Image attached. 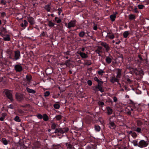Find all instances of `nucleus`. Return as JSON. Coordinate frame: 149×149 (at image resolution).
I'll return each mask as SVG.
<instances>
[{"label": "nucleus", "mask_w": 149, "mask_h": 149, "mask_svg": "<svg viewBox=\"0 0 149 149\" xmlns=\"http://www.w3.org/2000/svg\"><path fill=\"white\" fill-rule=\"evenodd\" d=\"M68 130V128L67 127L64 128H56L55 132L53 133L56 134L60 133L61 134H63L67 132Z\"/></svg>", "instance_id": "nucleus-1"}, {"label": "nucleus", "mask_w": 149, "mask_h": 149, "mask_svg": "<svg viewBox=\"0 0 149 149\" xmlns=\"http://www.w3.org/2000/svg\"><path fill=\"white\" fill-rule=\"evenodd\" d=\"M103 82H101L100 83H98L97 85L93 87V90L95 91H99L101 92H103L104 91L103 89Z\"/></svg>", "instance_id": "nucleus-2"}, {"label": "nucleus", "mask_w": 149, "mask_h": 149, "mask_svg": "<svg viewBox=\"0 0 149 149\" xmlns=\"http://www.w3.org/2000/svg\"><path fill=\"white\" fill-rule=\"evenodd\" d=\"M4 93L7 97L11 102H12L13 101L12 95L10 90H5L4 91Z\"/></svg>", "instance_id": "nucleus-3"}, {"label": "nucleus", "mask_w": 149, "mask_h": 149, "mask_svg": "<svg viewBox=\"0 0 149 149\" xmlns=\"http://www.w3.org/2000/svg\"><path fill=\"white\" fill-rule=\"evenodd\" d=\"M148 145V143L144 140L140 141L138 143V146L141 148H143L146 147Z\"/></svg>", "instance_id": "nucleus-4"}, {"label": "nucleus", "mask_w": 149, "mask_h": 149, "mask_svg": "<svg viewBox=\"0 0 149 149\" xmlns=\"http://www.w3.org/2000/svg\"><path fill=\"white\" fill-rule=\"evenodd\" d=\"M76 21L75 20L71 21L68 23L67 28L70 29L71 27H74L76 25Z\"/></svg>", "instance_id": "nucleus-5"}, {"label": "nucleus", "mask_w": 149, "mask_h": 149, "mask_svg": "<svg viewBox=\"0 0 149 149\" xmlns=\"http://www.w3.org/2000/svg\"><path fill=\"white\" fill-rule=\"evenodd\" d=\"M16 98L19 102L21 101L24 99L23 95L20 94L16 93L15 95Z\"/></svg>", "instance_id": "nucleus-6"}, {"label": "nucleus", "mask_w": 149, "mask_h": 149, "mask_svg": "<svg viewBox=\"0 0 149 149\" xmlns=\"http://www.w3.org/2000/svg\"><path fill=\"white\" fill-rule=\"evenodd\" d=\"M14 55V59L15 60H17L19 59L20 57V54L19 51L17 50L15 51Z\"/></svg>", "instance_id": "nucleus-7"}, {"label": "nucleus", "mask_w": 149, "mask_h": 149, "mask_svg": "<svg viewBox=\"0 0 149 149\" xmlns=\"http://www.w3.org/2000/svg\"><path fill=\"white\" fill-rule=\"evenodd\" d=\"M14 68L16 72H21L22 70V66L19 65H16L14 66Z\"/></svg>", "instance_id": "nucleus-8"}, {"label": "nucleus", "mask_w": 149, "mask_h": 149, "mask_svg": "<svg viewBox=\"0 0 149 149\" xmlns=\"http://www.w3.org/2000/svg\"><path fill=\"white\" fill-rule=\"evenodd\" d=\"M27 19L28 22L31 25H33L34 24L35 22L34 18L31 17H27Z\"/></svg>", "instance_id": "nucleus-9"}, {"label": "nucleus", "mask_w": 149, "mask_h": 149, "mask_svg": "<svg viewBox=\"0 0 149 149\" xmlns=\"http://www.w3.org/2000/svg\"><path fill=\"white\" fill-rule=\"evenodd\" d=\"M116 71L117 76L116 77L118 79L120 78L121 77L122 69L118 68L116 69Z\"/></svg>", "instance_id": "nucleus-10"}, {"label": "nucleus", "mask_w": 149, "mask_h": 149, "mask_svg": "<svg viewBox=\"0 0 149 149\" xmlns=\"http://www.w3.org/2000/svg\"><path fill=\"white\" fill-rule=\"evenodd\" d=\"M118 78H116L114 76L112 77L110 79V81L111 82L114 83L115 82H118Z\"/></svg>", "instance_id": "nucleus-11"}, {"label": "nucleus", "mask_w": 149, "mask_h": 149, "mask_svg": "<svg viewBox=\"0 0 149 149\" xmlns=\"http://www.w3.org/2000/svg\"><path fill=\"white\" fill-rule=\"evenodd\" d=\"M101 45L105 48L106 51V52H107L109 51V48L107 44L105 42H102L101 43Z\"/></svg>", "instance_id": "nucleus-12"}, {"label": "nucleus", "mask_w": 149, "mask_h": 149, "mask_svg": "<svg viewBox=\"0 0 149 149\" xmlns=\"http://www.w3.org/2000/svg\"><path fill=\"white\" fill-rule=\"evenodd\" d=\"M102 47H101L98 46L97 47V49L95 51V52L98 54L99 56H100V52H102Z\"/></svg>", "instance_id": "nucleus-13"}, {"label": "nucleus", "mask_w": 149, "mask_h": 149, "mask_svg": "<svg viewBox=\"0 0 149 149\" xmlns=\"http://www.w3.org/2000/svg\"><path fill=\"white\" fill-rule=\"evenodd\" d=\"M109 127L112 129H114L116 127V125L114 122H110L109 123Z\"/></svg>", "instance_id": "nucleus-14"}, {"label": "nucleus", "mask_w": 149, "mask_h": 149, "mask_svg": "<svg viewBox=\"0 0 149 149\" xmlns=\"http://www.w3.org/2000/svg\"><path fill=\"white\" fill-rule=\"evenodd\" d=\"M23 22L24 23H21L20 24V25L21 27L25 28L27 26V24H28V23L26 20H24Z\"/></svg>", "instance_id": "nucleus-15"}, {"label": "nucleus", "mask_w": 149, "mask_h": 149, "mask_svg": "<svg viewBox=\"0 0 149 149\" xmlns=\"http://www.w3.org/2000/svg\"><path fill=\"white\" fill-rule=\"evenodd\" d=\"M106 62L108 64H110L112 61V58L109 56H107L106 58Z\"/></svg>", "instance_id": "nucleus-16"}, {"label": "nucleus", "mask_w": 149, "mask_h": 149, "mask_svg": "<svg viewBox=\"0 0 149 149\" xmlns=\"http://www.w3.org/2000/svg\"><path fill=\"white\" fill-rule=\"evenodd\" d=\"M26 90L29 93L34 94L36 93V91L34 90L31 89L28 87L26 88Z\"/></svg>", "instance_id": "nucleus-17"}, {"label": "nucleus", "mask_w": 149, "mask_h": 149, "mask_svg": "<svg viewBox=\"0 0 149 149\" xmlns=\"http://www.w3.org/2000/svg\"><path fill=\"white\" fill-rule=\"evenodd\" d=\"M107 114L108 115H110L112 113V109L110 107H107Z\"/></svg>", "instance_id": "nucleus-18"}, {"label": "nucleus", "mask_w": 149, "mask_h": 149, "mask_svg": "<svg viewBox=\"0 0 149 149\" xmlns=\"http://www.w3.org/2000/svg\"><path fill=\"white\" fill-rule=\"evenodd\" d=\"M45 8L48 12H49L51 10V6L50 5L47 4L45 6Z\"/></svg>", "instance_id": "nucleus-19"}, {"label": "nucleus", "mask_w": 149, "mask_h": 149, "mask_svg": "<svg viewBox=\"0 0 149 149\" xmlns=\"http://www.w3.org/2000/svg\"><path fill=\"white\" fill-rule=\"evenodd\" d=\"M79 54L82 58H86L87 57V55L84 53L80 52Z\"/></svg>", "instance_id": "nucleus-20"}, {"label": "nucleus", "mask_w": 149, "mask_h": 149, "mask_svg": "<svg viewBox=\"0 0 149 149\" xmlns=\"http://www.w3.org/2000/svg\"><path fill=\"white\" fill-rule=\"evenodd\" d=\"M67 147V149H74V148H73L72 146L68 143H65Z\"/></svg>", "instance_id": "nucleus-21"}, {"label": "nucleus", "mask_w": 149, "mask_h": 149, "mask_svg": "<svg viewBox=\"0 0 149 149\" xmlns=\"http://www.w3.org/2000/svg\"><path fill=\"white\" fill-rule=\"evenodd\" d=\"M26 78L27 81V83L29 84V83L31 82V79L30 76L28 75H26Z\"/></svg>", "instance_id": "nucleus-22"}, {"label": "nucleus", "mask_w": 149, "mask_h": 149, "mask_svg": "<svg viewBox=\"0 0 149 149\" xmlns=\"http://www.w3.org/2000/svg\"><path fill=\"white\" fill-rule=\"evenodd\" d=\"M3 39L6 41H9L10 38L9 36L8 35H6L4 37Z\"/></svg>", "instance_id": "nucleus-23"}, {"label": "nucleus", "mask_w": 149, "mask_h": 149, "mask_svg": "<svg viewBox=\"0 0 149 149\" xmlns=\"http://www.w3.org/2000/svg\"><path fill=\"white\" fill-rule=\"evenodd\" d=\"M43 120L45 121H47L49 119L48 117L46 114H44L43 116Z\"/></svg>", "instance_id": "nucleus-24"}, {"label": "nucleus", "mask_w": 149, "mask_h": 149, "mask_svg": "<svg viewBox=\"0 0 149 149\" xmlns=\"http://www.w3.org/2000/svg\"><path fill=\"white\" fill-rule=\"evenodd\" d=\"M110 17L111 20L112 22H113L115 20V19L116 18V16L115 14H113L111 15Z\"/></svg>", "instance_id": "nucleus-25"}, {"label": "nucleus", "mask_w": 149, "mask_h": 149, "mask_svg": "<svg viewBox=\"0 0 149 149\" xmlns=\"http://www.w3.org/2000/svg\"><path fill=\"white\" fill-rule=\"evenodd\" d=\"M48 26L50 27H53L54 25V24L51 21H48Z\"/></svg>", "instance_id": "nucleus-26"}, {"label": "nucleus", "mask_w": 149, "mask_h": 149, "mask_svg": "<svg viewBox=\"0 0 149 149\" xmlns=\"http://www.w3.org/2000/svg\"><path fill=\"white\" fill-rule=\"evenodd\" d=\"M2 141L3 143L5 145H7L8 143L7 141L5 138H3L2 139Z\"/></svg>", "instance_id": "nucleus-27"}, {"label": "nucleus", "mask_w": 149, "mask_h": 149, "mask_svg": "<svg viewBox=\"0 0 149 149\" xmlns=\"http://www.w3.org/2000/svg\"><path fill=\"white\" fill-rule=\"evenodd\" d=\"M44 100L43 99L42 103H41L39 102H38V105L40 106H42L43 105L45 106V102H44Z\"/></svg>", "instance_id": "nucleus-28"}, {"label": "nucleus", "mask_w": 149, "mask_h": 149, "mask_svg": "<svg viewBox=\"0 0 149 149\" xmlns=\"http://www.w3.org/2000/svg\"><path fill=\"white\" fill-rule=\"evenodd\" d=\"M129 19L130 20H132L135 18V16L133 14H131L128 16Z\"/></svg>", "instance_id": "nucleus-29"}, {"label": "nucleus", "mask_w": 149, "mask_h": 149, "mask_svg": "<svg viewBox=\"0 0 149 149\" xmlns=\"http://www.w3.org/2000/svg\"><path fill=\"white\" fill-rule=\"evenodd\" d=\"M129 35L128 31H127L124 32L123 34V36L124 38H127Z\"/></svg>", "instance_id": "nucleus-30"}, {"label": "nucleus", "mask_w": 149, "mask_h": 149, "mask_svg": "<svg viewBox=\"0 0 149 149\" xmlns=\"http://www.w3.org/2000/svg\"><path fill=\"white\" fill-rule=\"evenodd\" d=\"M14 120L16 122H19L21 121V120L19 117L18 116H16L14 119Z\"/></svg>", "instance_id": "nucleus-31"}, {"label": "nucleus", "mask_w": 149, "mask_h": 149, "mask_svg": "<svg viewBox=\"0 0 149 149\" xmlns=\"http://www.w3.org/2000/svg\"><path fill=\"white\" fill-rule=\"evenodd\" d=\"M131 143H133L134 146H138V141L136 140H133V141H131Z\"/></svg>", "instance_id": "nucleus-32"}, {"label": "nucleus", "mask_w": 149, "mask_h": 149, "mask_svg": "<svg viewBox=\"0 0 149 149\" xmlns=\"http://www.w3.org/2000/svg\"><path fill=\"white\" fill-rule=\"evenodd\" d=\"M97 72L98 74L101 76L102 75L103 73H104V71L102 70L97 71Z\"/></svg>", "instance_id": "nucleus-33"}, {"label": "nucleus", "mask_w": 149, "mask_h": 149, "mask_svg": "<svg viewBox=\"0 0 149 149\" xmlns=\"http://www.w3.org/2000/svg\"><path fill=\"white\" fill-rule=\"evenodd\" d=\"M56 125H57V124H56L55 123H52L51 126L52 129V130H54L55 129Z\"/></svg>", "instance_id": "nucleus-34"}, {"label": "nucleus", "mask_w": 149, "mask_h": 149, "mask_svg": "<svg viewBox=\"0 0 149 149\" xmlns=\"http://www.w3.org/2000/svg\"><path fill=\"white\" fill-rule=\"evenodd\" d=\"M62 116L61 115H57L55 117V118L57 120H60L62 118Z\"/></svg>", "instance_id": "nucleus-35"}, {"label": "nucleus", "mask_w": 149, "mask_h": 149, "mask_svg": "<svg viewBox=\"0 0 149 149\" xmlns=\"http://www.w3.org/2000/svg\"><path fill=\"white\" fill-rule=\"evenodd\" d=\"M95 130L97 132H99L100 131V127L98 125H95Z\"/></svg>", "instance_id": "nucleus-36"}, {"label": "nucleus", "mask_w": 149, "mask_h": 149, "mask_svg": "<svg viewBox=\"0 0 149 149\" xmlns=\"http://www.w3.org/2000/svg\"><path fill=\"white\" fill-rule=\"evenodd\" d=\"M85 34V33L84 31H81L79 34V35L80 37H83Z\"/></svg>", "instance_id": "nucleus-37"}, {"label": "nucleus", "mask_w": 149, "mask_h": 149, "mask_svg": "<svg viewBox=\"0 0 149 149\" xmlns=\"http://www.w3.org/2000/svg\"><path fill=\"white\" fill-rule=\"evenodd\" d=\"M54 107L56 109H58L60 107V105L57 104H55L54 105Z\"/></svg>", "instance_id": "nucleus-38"}, {"label": "nucleus", "mask_w": 149, "mask_h": 149, "mask_svg": "<svg viewBox=\"0 0 149 149\" xmlns=\"http://www.w3.org/2000/svg\"><path fill=\"white\" fill-rule=\"evenodd\" d=\"M94 79L95 81H97L98 83H100L101 82H103L102 81L99 80L98 78L96 77H95Z\"/></svg>", "instance_id": "nucleus-39"}, {"label": "nucleus", "mask_w": 149, "mask_h": 149, "mask_svg": "<svg viewBox=\"0 0 149 149\" xmlns=\"http://www.w3.org/2000/svg\"><path fill=\"white\" fill-rule=\"evenodd\" d=\"M137 124L138 126H141L142 124V123L141 120H137Z\"/></svg>", "instance_id": "nucleus-40"}, {"label": "nucleus", "mask_w": 149, "mask_h": 149, "mask_svg": "<svg viewBox=\"0 0 149 149\" xmlns=\"http://www.w3.org/2000/svg\"><path fill=\"white\" fill-rule=\"evenodd\" d=\"M44 96L45 97H47L49 95H50V92L49 91H46L44 93Z\"/></svg>", "instance_id": "nucleus-41"}, {"label": "nucleus", "mask_w": 149, "mask_h": 149, "mask_svg": "<svg viewBox=\"0 0 149 149\" xmlns=\"http://www.w3.org/2000/svg\"><path fill=\"white\" fill-rule=\"evenodd\" d=\"M70 60L68 59L67 60H66L65 63V64L67 65V66H68L70 64Z\"/></svg>", "instance_id": "nucleus-42"}, {"label": "nucleus", "mask_w": 149, "mask_h": 149, "mask_svg": "<svg viewBox=\"0 0 149 149\" xmlns=\"http://www.w3.org/2000/svg\"><path fill=\"white\" fill-rule=\"evenodd\" d=\"M131 136L134 138H135L137 137V135L135 132H133Z\"/></svg>", "instance_id": "nucleus-43"}, {"label": "nucleus", "mask_w": 149, "mask_h": 149, "mask_svg": "<svg viewBox=\"0 0 149 149\" xmlns=\"http://www.w3.org/2000/svg\"><path fill=\"white\" fill-rule=\"evenodd\" d=\"M135 131L138 133H141V129L140 128L137 127Z\"/></svg>", "instance_id": "nucleus-44"}, {"label": "nucleus", "mask_w": 149, "mask_h": 149, "mask_svg": "<svg viewBox=\"0 0 149 149\" xmlns=\"http://www.w3.org/2000/svg\"><path fill=\"white\" fill-rule=\"evenodd\" d=\"M58 146L54 145L53 146V149H58Z\"/></svg>", "instance_id": "nucleus-45"}, {"label": "nucleus", "mask_w": 149, "mask_h": 149, "mask_svg": "<svg viewBox=\"0 0 149 149\" xmlns=\"http://www.w3.org/2000/svg\"><path fill=\"white\" fill-rule=\"evenodd\" d=\"M138 7L140 9H142L144 7V6L142 5H139L138 6Z\"/></svg>", "instance_id": "nucleus-46"}, {"label": "nucleus", "mask_w": 149, "mask_h": 149, "mask_svg": "<svg viewBox=\"0 0 149 149\" xmlns=\"http://www.w3.org/2000/svg\"><path fill=\"white\" fill-rule=\"evenodd\" d=\"M37 117L38 118L41 119L43 118V116L40 114H39L37 115Z\"/></svg>", "instance_id": "nucleus-47"}, {"label": "nucleus", "mask_w": 149, "mask_h": 149, "mask_svg": "<svg viewBox=\"0 0 149 149\" xmlns=\"http://www.w3.org/2000/svg\"><path fill=\"white\" fill-rule=\"evenodd\" d=\"M87 83L88 85L91 86L92 85V81L91 80H88L87 81Z\"/></svg>", "instance_id": "nucleus-48"}, {"label": "nucleus", "mask_w": 149, "mask_h": 149, "mask_svg": "<svg viewBox=\"0 0 149 149\" xmlns=\"http://www.w3.org/2000/svg\"><path fill=\"white\" fill-rule=\"evenodd\" d=\"M30 106L29 104H27L25 105H20V106L22 107H28Z\"/></svg>", "instance_id": "nucleus-49"}, {"label": "nucleus", "mask_w": 149, "mask_h": 149, "mask_svg": "<svg viewBox=\"0 0 149 149\" xmlns=\"http://www.w3.org/2000/svg\"><path fill=\"white\" fill-rule=\"evenodd\" d=\"M1 15L2 17H4L6 15V13L4 12L1 13Z\"/></svg>", "instance_id": "nucleus-50"}, {"label": "nucleus", "mask_w": 149, "mask_h": 149, "mask_svg": "<svg viewBox=\"0 0 149 149\" xmlns=\"http://www.w3.org/2000/svg\"><path fill=\"white\" fill-rule=\"evenodd\" d=\"M108 36L109 38L111 39H113L114 38V36L113 35H109Z\"/></svg>", "instance_id": "nucleus-51"}, {"label": "nucleus", "mask_w": 149, "mask_h": 149, "mask_svg": "<svg viewBox=\"0 0 149 149\" xmlns=\"http://www.w3.org/2000/svg\"><path fill=\"white\" fill-rule=\"evenodd\" d=\"M6 115L7 114L6 113H3L1 114V117L5 118V117L6 116Z\"/></svg>", "instance_id": "nucleus-52"}, {"label": "nucleus", "mask_w": 149, "mask_h": 149, "mask_svg": "<svg viewBox=\"0 0 149 149\" xmlns=\"http://www.w3.org/2000/svg\"><path fill=\"white\" fill-rule=\"evenodd\" d=\"M7 53L9 55H11L12 53V52L9 49L7 50Z\"/></svg>", "instance_id": "nucleus-53"}, {"label": "nucleus", "mask_w": 149, "mask_h": 149, "mask_svg": "<svg viewBox=\"0 0 149 149\" xmlns=\"http://www.w3.org/2000/svg\"><path fill=\"white\" fill-rule=\"evenodd\" d=\"M18 112L21 114L24 113V111L21 109H18Z\"/></svg>", "instance_id": "nucleus-54"}, {"label": "nucleus", "mask_w": 149, "mask_h": 149, "mask_svg": "<svg viewBox=\"0 0 149 149\" xmlns=\"http://www.w3.org/2000/svg\"><path fill=\"white\" fill-rule=\"evenodd\" d=\"M98 104L100 105L103 106L104 105V103L103 102H99Z\"/></svg>", "instance_id": "nucleus-55"}, {"label": "nucleus", "mask_w": 149, "mask_h": 149, "mask_svg": "<svg viewBox=\"0 0 149 149\" xmlns=\"http://www.w3.org/2000/svg\"><path fill=\"white\" fill-rule=\"evenodd\" d=\"M113 101L114 102H116L117 101V98L116 97H114L113 98Z\"/></svg>", "instance_id": "nucleus-56"}, {"label": "nucleus", "mask_w": 149, "mask_h": 149, "mask_svg": "<svg viewBox=\"0 0 149 149\" xmlns=\"http://www.w3.org/2000/svg\"><path fill=\"white\" fill-rule=\"evenodd\" d=\"M8 107L9 108L13 109L14 107L12 104H11L8 106Z\"/></svg>", "instance_id": "nucleus-57"}, {"label": "nucleus", "mask_w": 149, "mask_h": 149, "mask_svg": "<svg viewBox=\"0 0 149 149\" xmlns=\"http://www.w3.org/2000/svg\"><path fill=\"white\" fill-rule=\"evenodd\" d=\"M133 132H132V131H129L127 132V133L130 134H131L132 135Z\"/></svg>", "instance_id": "nucleus-58"}, {"label": "nucleus", "mask_w": 149, "mask_h": 149, "mask_svg": "<svg viewBox=\"0 0 149 149\" xmlns=\"http://www.w3.org/2000/svg\"><path fill=\"white\" fill-rule=\"evenodd\" d=\"M58 15H60L61 13V12H62V10L61 9H60V8H58Z\"/></svg>", "instance_id": "nucleus-59"}, {"label": "nucleus", "mask_w": 149, "mask_h": 149, "mask_svg": "<svg viewBox=\"0 0 149 149\" xmlns=\"http://www.w3.org/2000/svg\"><path fill=\"white\" fill-rule=\"evenodd\" d=\"M64 54L65 55H70V52L69 51H67L66 52H64Z\"/></svg>", "instance_id": "nucleus-60"}, {"label": "nucleus", "mask_w": 149, "mask_h": 149, "mask_svg": "<svg viewBox=\"0 0 149 149\" xmlns=\"http://www.w3.org/2000/svg\"><path fill=\"white\" fill-rule=\"evenodd\" d=\"M56 22L57 23H59L61 22V20L59 19L58 20H56Z\"/></svg>", "instance_id": "nucleus-61"}, {"label": "nucleus", "mask_w": 149, "mask_h": 149, "mask_svg": "<svg viewBox=\"0 0 149 149\" xmlns=\"http://www.w3.org/2000/svg\"><path fill=\"white\" fill-rule=\"evenodd\" d=\"M1 3H3L4 5H5L6 4V3L4 2L3 0H1Z\"/></svg>", "instance_id": "nucleus-62"}, {"label": "nucleus", "mask_w": 149, "mask_h": 149, "mask_svg": "<svg viewBox=\"0 0 149 149\" xmlns=\"http://www.w3.org/2000/svg\"><path fill=\"white\" fill-rule=\"evenodd\" d=\"M86 149H92L91 147L88 146L86 147Z\"/></svg>", "instance_id": "nucleus-63"}, {"label": "nucleus", "mask_w": 149, "mask_h": 149, "mask_svg": "<svg viewBox=\"0 0 149 149\" xmlns=\"http://www.w3.org/2000/svg\"><path fill=\"white\" fill-rule=\"evenodd\" d=\"M93 29L94 30H96L97 29V26H94L93 27Z\"/></svg>", "instance_id": "nucleus-64"}]
</instances>
